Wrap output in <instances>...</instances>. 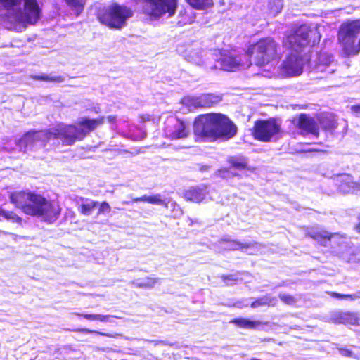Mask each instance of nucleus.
I'll list each match as a JSON object with an SVG mask.
<instances>
[{"mask_svg": "<svg viewBox=\"0 0 360 360\" xmlns=\"http://www.w3.org/2000/svg\"><path fill=\"white\" fill-rule=\"evenodd\" d=\"M78 316H82L86 319L91 321H100L101 322H108L110 318L109 315L101 314H76Z\"/></svg>", "mask_w": 360, "mask_h": 360, "instance_id": "obj_33", "label": "nucleus"}, {"mask_svg": "<svg viewBox=\"0 0 360 360\" xmlns=\"http://www.w3.org/2000/svg\"><path fill=\"white\" fill-rule=\"evenodd\" d=\"M193 130L196 136L212 141L229 140L237 133L235 124L221 113L199 115L195 120Z\"/></svg>", "mask_w": 360, "mask_h": 360, "instance_id": "obj_4", "label": "nucleus"}, {"mask_svg": "<svg viewBox=\"0 0 360 360\" xmlns=\"http://www.w3.org/2000/svg\"><path fill=\"white\" fill-rule=\"evenodd\" d=\"M159 278L154 277H145L133 280L130 284L138 288L151 289L159 282Z\"/></svg>", "mask_w": 360, "mask_h": 360, "instance_id": "obj_20", "label": "nucleus"}, {"mask_svg": "<svg viewBox=\"0 0 360 360\" xmlns=\"http://www.w3.org/2000/svg\"><path fill=\"white\" fill-rule=\"evenodd\" d=\"M254 244H244L239 241L231 240L229 236H224L218 241L217 247L219 250H239L253 246Z\"/></svg>", "mask_w": 360, "mask_h": 360, "instance_id": "obj_18", "label": "nucleus"}, {"mask_svg": "<svg viewBox=\"0 0 360 360\" xmlns=\"http://www.w3.org/2000/svg\"><path fill=\"white\" fill-rule=\"evenodd\" d=\"M357 186H358V193H360V181L358 182Z\"/></svg>", "mask_w": 360, "mask_h": 360, "instance_id": "obj_47", "label": "nucleus"}, {"mask_svg": "<svg viewBox=\"0 0 360 360\" xmlns=\"http://www.w3.org/2000/svg\"><path fill=\"white\" fill-rule=\"evenodd\" d=\"M277 302V300L276 297H270V296H264L258 298L257 300L254 301L251 304L252 308H257L262 306H274Z\"/></svg>", "mask_w": 360, "mask_h": 360, "instance_id": "obj_24", "label": "nucleus"}, {"mask_svg": "<svg viewBox=\"0 0 360 360\" xmlns=\"http://www.w3.org/2000/svg\"><path fill=\"white\" fill-rule=\"evenodd\" d=\"M351 110L356 116L360 117V105H352L351 107Z\"/></svg>", "mask_w": 360, "mask_h": 360, "instance_id": "obj_41", "label": "nucleus"}, {"mask_svg": "<svg viewBox=\"0 0 360 360\" xmlns=\"http://www.w3.org/2000/svg\"><path fill=\"white\" fill-rule=\"evenodd\" d=\"M187 1L196 9H204L211 6L213 4V0H187Z\"/></svg>", "mask_w": 360, "mask_h": 360, "instance_id": "obj_32", "label": "nucleus"}, {"mask_svg": "<svg viewBox=\"0 0 360 360\" xmlns=\"http://www.w3.org/2000/svg\"><path fill=\"white\" fill-rule=\"evenodd\" d=\"M229 162L233 168L236 169H243L248 165L246 159L243 157H231Z\"/></svg>", "mask_w": 360, "mask_h": 360, "instance_id": "obj_29", "label": "nucleus"}, {"mask_svg": "<svg viewBox=\"0 0 360 360\" xmlns=\"http://www.w3.org/2000/svg\"><path fill=\"white\" fill-rule=\"evenodd\" d=\"M250 360H260V359H256V358H252Z\"/></svg>", "mask_w": 360, "mask_h": 360, "instance_id": "obj_49", "label": "nucleus"}, {"mask_svg": "<svg viewBox=\"0 0 360 360\" xmlns=\"http://www.w3.org/2000/svg\"><path fill=\"white\" fill-rule=\"evenodd\" d=\"M331 295L333 297H335L338 299H345V295H346L345 294H340V293H338V292H332Z\"/></svg>", "mask_w": 360, "mask_h": 360, "instance_id": "obj_43", "label": "nucleus"}, {"mask_svg": "<svg viewBox=\"0 0 360 360\" xmlns=\"http://www.w3.org/2000/svg\"><path fill=\"white\" fill-rule=\"evenodd\" d=\"M283 6V0H269V8L274 15L281 12Z\"/></svg>", "mask_w": 360, "mask_h": 360, "instance_id": "obj_34", "label": "nucleus"}, {"mask_svg": "<svg viewBox=\"0 0 360 360\" xmlns=\"http://www.w3.org/2000/svg\"><path fill=\"white\" fill-rule=\"evenodd\" d=\"M133 15V11L126 6L113 4L99 10L98 18L99 21L113 29H121L127 24L128 19Z\"/></svg>", "mask_w": 360, "mask_h": 360, "instance_id": "obj_7", "label": "nucleus"}, {"mask_svg": "<svg viewBox=\"0 0 360 360\" xmlns=\"http://www.w3.org/2000/svg\"><path fill=\"white\" fill-rule=\"evenodd\" d=\"M82 330L83 332L86 333H98V332H96V331H91V330H89V329H86V328H84V329H82Z\"/></svg>", "mask_w": 360, "mask_h": 360, "instance_id": "obj_44", "label": "nucleus"}, {"mask_svg": "<svg viewBox=\"0 0 360 360\" xmlns=\"http://www.w3.org/2000/svg\"><path fill=\"white\" fill-rule=\"evenodd\" d=\"M338 39L345 54L356 55L360 51V19L343 22Z\"/></svg>", "mask_w": 360, "mask_h": 360, "instance_id": "obj_6", "label": "nucleus"}, {"mask_svg": "<svg viewBox=\"0 0 360 360\" xmlns=\"http://www.w3.org/2000/svg\"><path fill=\"white\" fill-rule=\"evenodd\" d=\"M345 299L349 300L350 301H354L360 299V290L356 291L355 293L352 295H346Z\"/></svg>", "mask_w": 360, "mask_h": 360, "instance_id": "obj_39", "label": "nucleus"}, {"mask_svg": "<svg viewBox=\"0 0 360 360\" xmlns=\"http://www.w3.org/2000/svg\"><path fill=\"white\" fill-rule=\"evenodd\" d=\"M297 127L303 133L311 134L317 137L319 135V127L315 120L305 114H301L297 122Z\"/></svg>", "mask_w": 360, "mask_h": 360, "instance_id": "obj_16", "label": "nucleus"}, {"mask_svg": "<svg viewBox=\"0 0 360 360\" xmlns=\"http://www.w3.org/2000/svg\"><path fill=\"white\" fill-rule=\"evenodd\" d=\"M250 64V62H247L245 64L243 63L241 58L239 57H236L231 54H223L217 61L216 67L229 71L249 67Z\"/></svg>", "mask_w": 360, "mask_h": 360, "instance_id": "obj_13", "label": "nucleus"}, {"mask_svg": "<svg viewBox=\"0 0 360 360\" xmlns=\"http://www.w3.org/2000/svg\"><path fill=\"white\" fill-rule=\"evenodd\" d=\"M231 322L236 324L237 326L240 328L247 329H255L262 324V321H251L250 319L244 318L235 319L232 320Z\"/></svg>", "mask_w": 360, "mask_h": 360, "instance_id": "obj_22", "label": "nucleus"}, {"mask_svg": "<svg viewBox=\"0 0 360 360\" xmlns=\"http://www.w3.org/2000/svg\"><path fill=\"white\" fill-rule=\"evenodd\" d=\"M6 9V20L11 25L35 24L40 18L41 10L37 0H0Z\"/></svg>", "mask_w": 360, "mask_h": 360, "instance_id": "obj_5", "label": "nucleus"}, {"mask_svg": "<svg viewBox=\"0 0 360 360\" xmlns=\"http://www.w3.org/2000/svg\"><path fill=\"white\" fill-rule=\"evenodd\" d=\"M219 175L222 177L229 176V172L227 169H221L218 170Z\"/></svg>", "mask_w": 360, "mask_h": 360, "instance_id": "obj_42", "label": "nucleus"}, {"mask_svg": "<svg viewBox=\"0 0 360 360\" xmlns=\"http://www.w3.org/2000/svg\"><path fill=\"white\" fill-rule=\"evenodd\" d=\"M185 58L188 62L196 65H201L202 63V58L199 50L191 51L187 53Z\"/></svg>", "mask_w": 360, "mask_h": 360, "instance_id": "obj_31", "label": "nucleus"}, {"mask_svg": "<svg viewBox=\"0 0 360 360\" xmlns=\"http://www.w3.org/2000/svg\"><path fill=\"white\" fill-rule=\"evenodd\" d=\"M142 12L151 19L171 18L176 13L178 0H139Z\"/></svg>", "mask_w": 360, "mask_h": 360, "instance_id": "obj_9", "label": "nucleus"}, {"mask_svg": "<svg viewBox=\"0 0 360 360\" xmlns=\"http://www.w3.org/2000/svg\"><path fill=\"white\" fill-rule=\"evenodd\" d=\"M246 56L252 58L257 66H264L277 58V44L271 38H265L251 45Z\"/></svg>", "mask_w": 360, "mask_h": 360, "instance_id": "obj_8", "label": "nucleus"}, {"mask_svg": "<svg viewBox=\"0 0 360 360\" xmlns=\"http://www.w3.org/2000/svg\"><path fill=\"white\" fill-rule=\"evenodd\" d=\"M321 37L316 26L304 24L292 30L283 41L284 46L292 52L281 64L282 73L286 77L300 75L309 60L301 51L307 46H315L320 41Z\"/></svg>", "mask_w": 360, "mask_h": 360, "instance_id": "obj_2", "label": "nucleus"}, {"mask_svg": "<svg viewBox=\"0 0 360 360\" xmlns=\"http://www.w3.org/2000/svg\"><path fill=\"white\" fill-rule=\"evenodd\" d=\"M221 100L222 97L220 95L207 94L196 97L186 96L183 98V103L189 108H210L218 104Z\"/></svg>", "mask_w": 360, "mask_h": 360, "instance_id": "obj_11", "label": "nucleus"}, {"mask_svg": "<svg viewBox=\"0 0 360 360\" xmlns=\"http://www.w3.org/2000/svg\"><path fill=\"white\" fill-rule=\"evenodd\" d=\"M0 217H3L4 219L13 223L20 224L22 221V218L18 216L15 213L2 208L0 210Z\"/></svg>", "mask_w": 360, "mask_h": 360, "instance_id": "obj_30", "label": "nucleus"}, {"mask_svg": "<svg viewBox=\"0 0 360 360\" xmlns=\"http://www.w3.org/2000/svg\"><path fill=\"white\" fill-rule=\"evenodd\" d=\"M116 120V117L110 115L97 119L81 118L75 124H60L56 128L46 131H30L25 134L18 143L16 149L25 153L28 150L45 147L51 140H60L63 145L71 146L77 140H82L90 131L104 123Z\"/></svg>", "mask_w": 360, "mask_h": 360, "instance_id": "obj_1", "label": "nucleus"}, {"mask_svg": "<svg viewBox=\"0 0 360 360\" xmlns=\"http://www.w3.org/2000/svg\"><path fill=\"white\" fill-rule=\"evenodd\" d=\"M98 202L94 201L92 200L86 199L83 201L82 205H80L79 210L80 212L86 216H89L91 214L94 209L97 205Z\"/></svg>", "mask_w": 360, "mask_h": 360, "instance_id": "obj_26", "label": "nucleus"}, {"mask_svg": "<svg viewBox=\"0 0 360 360\" xmlns=\"http://www.w3.org/2000/svg\"><path fill=\"white\" fill-rule=\"evenodd\" d=\"M356 230L360 232V222L358 224V225L356 227Z\"/></svg>", "mask_w": 360, "mask_h": 360, "instance_id": "obj_45", "label": "nucleus"}, {"mask_svg": "<svg viewBox=\"0 0 360 360\" xmlns=\"http://www.w3.org/2000/svg\"><path fill=\"white\" fill-rule=\"evenodd\" d=\"M11 202L28 215L52 223L59 217L60 208L56 202L31 192H16L10 196Z\"/></svg>", "mask_w": 360, "mask_h": 360, "instance_id": "obj_3", "label": "nucleus"}, {"mask_svg": "<svg viewBox=\"0 0 360 360\" xmlns=\"http://www.w3.org/2000/svg\"><path fill=\"white\" fill-rule=\"evenodd\" d=\"M317 69L321 72L326 71L328 73H333L335 71V65L333 63V57L327 54H321Z\"/></svg>", "mask_w": 360, "mask_h": 360, "instance_id": "obj_21", "label": "nucleus"}, {"mask_svg": "<svg viewBox=\"0 0 360 360\" xmlns=\"http://www.w3.org/2000/svg\"><path fill=\"white\" fill-rule=\"evenodd\" d=\"M1 233H3V234H7L8 233L6 231H1L0 230V234Z\"/></svg>", "mask_w": 360, "mask_h": 360, "instance_id": "obj_48", "label": "nucleus"}, {"mask_svg": "<svg viewBox=\"0 0 360 360\" xmlns=\"http://www.w3.org/2000/svg\"><path fill=\"white\" fill-rule=\"evenodd\" d=\"M67 5L79 15L84 10L86 0H65Z\"/></svg>", "mask_w": 360, "mask_h": 360, "instance_id": "obj_28", "label": "nucleus"}, {"mask_svg": "<svg viewBox=\"0 0 360 360\" xmlns=\"http://www.w3.org/2000/svg\"><path fill=\"white\" fill-rule=\"evenodd\" d=\"M111 210L110 205L107 202H103L100 204L98 214L108 213Z\"/></svg>", "mask_w": 360, "mask_h": 360, "instance_id": "obj_38", "label": "nucleus"}, {"mask_svg": "<svg viewBox=\"0 0 360 360\" xmlns=\"http://www.w3.org/2000/svg\"><path fill=\"white\" fill-rule=\"evenodd\" d=\"M221 278L227 285H231L234 284L239 279L237 274H231L228 276L222 275Z\"/></svg>", "mask_w": 360, "mask_h": 360, "instance_id": "obj_36", "label": "nucleus"}, {"mask_svg": "<svg viewBox=\"0 0 360 360\" xmlns=\"http://www.w3.org/2000/svg\"><path fill=\"white\" fill-rule=\"evenodd\" d=\"M335 184L339 191L343 193L350 192L358 193V182L354 181L353 177L349 174H338L335 177Z\"/></svg>", "mask_w": 360, "mask_h": 360, "instance_id": "obj_15", "label": "nucleus"}, {"mask_svg": "<svg viewBox=\"0 0 360 360\" xmlns=\"http://www.w3.org/2000/svg\"><path fill=\"white\" fill-rule=\"evenodd\" d=\"M281 131L280 125L275 120H257L255 123L253 135L255 139L268 142Z\"/></svg>", "mask_w": 360, "mask_h": 360, "instance_id": "obj_10", "label": "nucleus"}, {"mask_svg": "<svg viewBox=\"0 0 360 360\" xmlns=\"http://www.w3.org/2000/svg\"><path fill=\"white\" fill-rule=\"evenodd\" d=\"M149 198H150V196L143 195V196H141V197H139V198H133L132 199V202H146L149 203Z\"/></svg>", "mask_w": 360, "mask_h": 360, "instance_id": "obj_40", "label": "nucleus"}, {"mask_svg": "<svg viewBox=\"0 0 360 360\" xmlns=\"http://www.w3.org/2000/svg\"><path fill=\"white\" fill-rule=\"evenodd\" d=\"M149 203L158 205H163L166 208H168L169 205L174 207L176 206L175 202L167 200V199H163L160 194H155L154 195L150 196Z\"/></svg>", "mask_w": 360, "mask_h": 360, "instance_id": "obj_25", "label": "nucleus"}, {"mask_svg": "<svg viewBox=\"0 0 360 360\" xmlns=\"http://www.w3.org/2000/svg\"><path fill=\"white\" fill-rule=\"evenodd\" d=\"M279 298L285 304H294L296 302L295 298L290 295L280 293Z\"/></svg>", "mask_w": 360, "mask_h": 360, "instance_id": "obj_37", "label": "nucleus"}, {"mask_svg": "<svg viewBox=\"0 0 360 360\" xmlns=\"http://www.w3.org/2000/svg\"><path fill=\"white\" fill-rule=\"evenodd\" d=\"M208 193L207 186L201 184L185 190L183 193V196L187 201L200 203L205 199Z\"/></svg>", "mask_w": 360, "mask_h": 360, "instance_id": "obj_14", "label": "nucleus"}, {"mask_svg": "<svg viewBox=\"0 0 360 360\" xmlns=\"http://www.w3.org/2000/svg\"><path fill=\"white\" fill-rule=\"evenodd\" d=\"M339 354L342 356L351 357L356 359H360V351H353L345 347H338Z\"/></svg>", "mask_w": 360, "mask_h": 360, "instance_id": "obj_35", "label": "nucleus"}, {"mask_svg": "<svg viewBox=\"0 0 360 360\" xmlns=\"http://www.w3.org/2000/svg\"><path fill=\"white\" fill-rule=\"evenodd\" d=\"M331 320L335 323L357 325L359 321L356 312L352 311H335L331 315Z\"/></svg>", "mask_w": 360, "mask_h": 360, "instance_id": "obj_17", "label": "nucleus"}, {"mask_svg": "<svg viewBox=\"0 0 360 360\" xmlns=\"http://www.w3.org/2000/svg\"><path fill=\"white\" fill-rule=\"evenodd\" d=\"M32 77L35 80H41V81H44V82H56V83H61V82H63L65 80V79L63 76L57 75L53 73H51L49 75H46V74L35 75H32Z\"/></svg>", "mask_w": 360, "mask_h": 360, "instance_id": "obj_23", "label": "nucleus"}, {"mask_svg": "<svg viewBox=\"0 0 360 360\" xmlns=\"http://www.w3.org/2000/svg\"><path fill=\"white\" fill-rule=\"evenodd\" d=\"M122 204L123 205H129L130 202L129 201H124V202H122Z\"/></svg>", "mask_w": 360, "mask_h": 360, "instance_id": "obj_46", "label": "nucleus"}, {"mask_svg": "<svg viewBox=\"0 0 360 360\" xmlns=\"http://www.w3.org/2000/svg\"><path fill=\"white\" fill-rule=\"evenodd\" d=\"M321 127L328 131H333L338 127V123L332 115L323 117L321 120Z\"/></svg>", "mask_w": 360, "mask_h": 360, "instance_id": "obj_27", "label": "nucleus"}, {"mask_svg": "<svg viewBox=\"0 0 360 360\" xmlns=\"http://www.w3.org/2000/svg\"><path fill=\"white\" fill-rule=\"evenodd\" d=\"M308 234L323 246H327L332 240L338 238L337 233L332 234L323 230L311 229L309 231Z\"/></svg>", "mask_w": 360, "mask_h": 360, "instance_id": "obj_19", "label": "nucleus"}, {"mask_svg": "<svg viewBox=\"0 0 360 360\" xmlns=\"http://www.w3.org/2000/svg\"><path fill=\"white\" fill-rule=\"evenodd\" d=\"M164 131L165 136L171 139H184L188 134V130L185 124L174 117L167 120L165 123Z\"/></svg>", "mask_w": 360, "mask_h": 360, "instance_id": "obj_12", "label": "nucleus"}]
</instances>
